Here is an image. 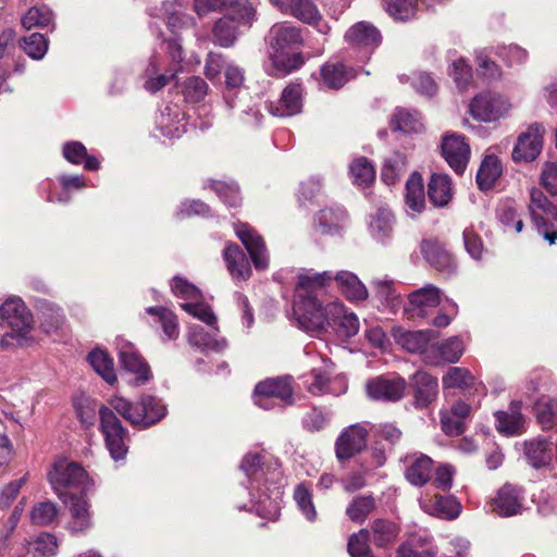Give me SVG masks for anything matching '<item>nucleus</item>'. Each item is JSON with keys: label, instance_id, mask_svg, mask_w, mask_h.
<instances>
[{"label": "nucleus", "instance_id": "obj_45", "mask_svg": "<svg viewBox=\"0 0 557 557\" xmlns=\"http://www.w3.org/2000/svg\"><path fill=\"white\" fill-rule=\"evenodd\" d=\"M392 127L395 131L405 133H418L423 128L420 114L417 111H409L406 109H397L392 117Z\"/></svg>", "mask_w": 557, "mask_h": 557}, {"label": "nucleus", "instance_id": "obj_28", "mask_svg": "<svg viewBox=\"0 0 557 557\" xmlns=\"http://www.w3.org/2000/svg\"><path fill=\"white\" fill-rule=\"evenodd\" d=\"M429 198L436 207L446 206L453 197L451 180L447 174L434 173L429 182Z\"/></svg>", "mask_w": 557, "mask_h": 557}, {"label": "nucleus", "instance_id": "obj_4", "mask_svg": "<svg viewBox=\"0 0 557 557\" xmlns=\"http://www.w3.org/2000/svg\"><path fill=\"white\" fill-rule=\"evenodd\" d=\"M47 479L57 496L67 503L71 494H85L89 488V476L77 462L60 458L53 462Z\"/></svg>", "mask_w": 557, "mask_h": 557}, {"label": "nucleus", "instance_id": "obj_64", "mask_svg": "<svg viewBox=\"0 0 557 557\" xmlns=\"http://www.w3.org/2000/svg\"><path fill=\"white\" fill-rule=\"evenodd\" d=\"M294 499L302 515L309 521H314L317 518V510L312 503L311 494L304 485H298L296 487L294 492Z\"/></svg>", "mask_w": 557, "mask_h": 557}, {"label": "nucleus", "instance_id": "obj_26", "mask_svg": "<svg viewBox=\"0 0 557 557\" xmlns=\"http://www.w3.org/2000/svg\"><path fill=\"white\" fill-rule=\"evenodd\" d=\"M302 88L298 84L288 85L282 92V97L276 106H270V112L275 116H292L301 111Z\"/></svg>", "mask_w": 557, "mask_h": 557}, {"label": "nucleus", "instance_id": "obj_52", "mask_svg": "<svg viewBox=\"0 0 557 557\" xmlns=\"http://www.w3.org/2000/svg\"><path fill=\"white\" fill-rule=\"evenodd\" d=\"M53 21V12L45 4L32 7L22 17V25L26 29L46 27Z\"/></svg>", "mask_w": 557, "mask_h": 557}, {"label": "nucleus", "instance_id": "obj_61", "mask_svg": "<svg viewBox=\"0 0 557 557\" xmlns=\"http://www.w3.org/2000/svg\"><path fill=\"white\" fill-rule=\"evenodd\" d=\"M58 508L52 502H42L33 507L30 519L34 524L48 525L57 518Z\"/></svg>", "mask_w": 557, "mask_h": 557}, {"label": "nucleus", "instance_id": "obj_40", "mask_svg": "<svg viewBox=\"0 0 557 557\" xmlns=\"http://www.w3.org/2000/svg\"><path fill=\"white\" fill-rule=\"evenodd\" d=\"M476 385L482 386L481 383H476L475 377L466 368L453 367L443 376L444 388H459L466 391L474 387L475 391H478Z\"/></svg>", "mask_w": 557, "mask_h": 557}, {"label": "nucleus", "instance_id": "obj_48", "mask_svg": "<svg viewBox=\"0 0 557 557\" xmlns=\"http://www.w3.org/2000/svg\"><path fill=\"white\" fill-rule=\"evenodd\" d=\"M322 84L331 89H338L348 82V72L342 63H326L321 69Z\"/></svg>", "mask_w": 557, "mask_h": 557}, {"label": "nucleus", "instance_id": "obj_20", "mask_svg": "<svg viewBox=\"0 0 557 557\" xmlns=\"http://www.w3.org/2000/svg\"><path fill=\"white\" fill-rule=\"evenodd\" d=\"M522 491L512 485L505 484L502 486L494 499L493 510L500 517H511L518 515L522 510L523 503Z\"/></svg>", "mask_w": 557, "mask_h": 557}, {"label": "nucleus", "instance_id": "obj_32", "mask_svg": "<svg viewBox=\"0 0 557 557\" xmlns=\"http://www.w3.org/2000/svg\"><path fill=\"white\" fill-rule=\"evenodd\" d=\"M370 539L376 547H387L392 545L399 533L398 525L386 519H375L371 523Z\"/></svg>", "mask_w": 557, "mask_h": 557}, {"label": "nucleus", "instance_id": "obj_29", "mask_svg": "<svg viewBox=\"0 0 557 557\" xmlns=\"http://www.w3.org/2000/svg\"><path fill=\"white\" fill-rule=\"evenodd\" d=\"M524 454L532 467H544L552 460V444L546 437L531 440L525 442Z\"/></svg>", "mask_w": 557, "mask_h": 557}, {"label": "nucleus", "instance_id": "obj_62", "mask_svg": "<svg viewBox=\"0 0 557 557\" xmlns=\"http://www.w3.org/2000/svg\"><path fill=\"white\" fill-rule=\"evenodd\" d=\"M244 71L234 64H227L225 67V84L226 91L224 94V99L228 107H233L232 103V90L238 89L243 86L244 83Z\"/></svg>", "mask_w": 557, "mask_h": 557}, {"label": "nucleus", "instance_id": "obj_36", "mask_svg": "<svg viewBox=\"0 0 557 557\" xmlns=\"http://www.w3.org/2000/svg\"><path fill=\"white\" fill-rule=\"evenodd\" d=\"M92 369L110 385L116 382L113 359L101 349H95L87 357Z\"/></svg>", "mask_w": 557, "mask_h": 557}, {"label": "nucleus", "instance_id": "obj_38", "mask_svg": "<svg viewBox=\"0 0 557 557\" xmlns=\"http://www.w3.org/2000/svg\"><path fill=\"white\" fill-rule=\"evenodd\" d=\"M188 342L202 351L211 350L220 352L226 347L225 339L213 338L209 333L205 332L203 327L200 325L189 327Z\"/></svg>", "mask_w": 557, "mask_h": 557}, {"label": "nucleus", "instance_id": "obj_21", "mask_svg": "<svg viewBox=\"0 0 557 557\" xmlns=\"http://www.w3.org/2000/svg\"><path fill=\"white\" fill-rule=\"evenodd\" d=\"M463 352V343L458 336H453L438 344L434 341L433 348L428 352L426 364L438 366L444 362L455 363Z\"/></svg>", "mask_w": 557, "mask_h": 557}, {"label": "nucleus", "instance_id": "obj_3", "mask_svg": "<svg viewBox=\"0 0 557 557\" xmlns=\"http://www.w3.org/2000/svg\"><path fill=\"white\" fill-rule=\"evenodd\" d=\"M0 324L11 329L1 338L2 348L11 346H27L33 338L29 336L33 329V317L20 297H10L0 306Z\"/></svg>", "mask_w": 557, "mask_h": 557}, {"label": "nucleus", "instance_id": "obj_7", "mask_svg": "<svg viewBox=\"0 0 557 557\" xmlns=\"http://www.w3.org/2000/svg\"><path fill=\"white\" fill-rule=\"evenodd\" d=\"M114 409L102 406L99 409L100 429L104 435L106 446L110 456L115 461L123 460L127 454L126 441L128 438L127 430L122 425L120 419L115 416Z\"/></svg>", "mask_w": 557, "mask_h": 557}, {"label": "nucleus", "instance_id": "obj_49", "mask_svg": "<svg viewBox=\"0 0 557 557\" xmlns=\"http://www.w3.org/2000/svg\"><path fill=\"white\" fill-rule=\"evenodd\" d=\"M375 285V296L382 306L396 312L401 306L400 294L396 292L392 281H377Z\"/></svg>", "mask_w": 557, "mask_h": 557}, {"label": "nucleus", "instance_id": "obj_5", "mask_svg": "<svg viewBox=\"0 0 557 557\" xmlns=\"http://www.w3.org/2000/svg\"><path fill=\"white\" fill-rule=\"evenodd\" d=\"M109 405L131 424L141 429L158 423L166 414L165 406L151 395H143L136 404L122 397H113Z\"/></svg>", "mask_w": 557, "mask_h": 557}, {"label": "nucleus", "instance_id": "obj_25", "mask_svg": "<svg viewBox=\"0 0 557 557\" xmlns=\"http://www.w3.org/2000/svg\"><path fill=\"white\" fill-rule=\"evenodd\" d=\"M381 38L379 29L364 21L354 24L345 34L346 42L356 47H377Z\"/></svg>", "mask_w": 557, "mask_h": 557}, {"label": "nucleus", "instance_id": "obj_6", "mask_svg": "<svg viewBox=\"0 0 557 557\" xmlns=\"http://www.w3.org/2000/svg\"><path fill=\"white\" fill-rule=\"evenodd\" d=\"M227 270L234 281H247L251 275V262L257 270L269 267L267 246H226L223 251Z\"/></svg>", "mask_w": 557, "mask_h": 557}, {"label": "nucleus", "instance_id": "obj_1", "mask_svg": "<svg viewBox=\"0 0 557 557\" xmlns=\"http://www.w3.org/2000/svg\"><path fill=\"white\" fill-rule=\"evenodd\" d=\"M331 281L329 271L304 270L297 275L293 301L295 319L307 332L320 334L331 329L339 337H352L359 331L358 317L341 301L323 306L319 298Z\"/></svg>", "mask_w": 557, "mask_h": 557}, {"label": "nucleus", "instance_id": "obj_37", "mask_svg": "<svg viewBox=\"0 0 557 557\" xmlns=\"http://www.w3.org/2000/svg\"><path fill=\"white\" fill-rule=\"evenodd\" d=\"M502 174L500 162L495 156H487L481 163L476 173V183L480 189H490Z\"/></svg>", "mask_w": 557, "mask_h": 557}, {"label": "nucleus", "instance_id": "obj_10", "mask_svg": "<svg viewBox=\"0 0 557 557\" xmlns=\"http://www.w3.org/2000/svg\"><path fill=\"white\" fill-rule=\"evenodd\" d=\"M529 210L537 232L545 240L554 244L557 231L550 230L548 222L557 215V210L541 189L534 187L530 190Z\"/></svg>", "mask_w": 557, "mask_h": 557}, {"label": "nucleus", "instance_id": "obj_54", "mask_svg": "<svg viewBox=\"0 0 557 557\" xmlns=\"http://www.w3.org/2000/svg\"><path fill=\"white\" fill-rule=\"evenodd\" d=\"M24 52L34 60H41L48 50V40L42 34L33 33L20 41Z\"/></svg>", "mask_w": 557, "mask_h": 557}, {"label": "nucleus", "instance_id": "obj_53", "mask_svg": "<svg viewBox=\"0 0 557 557\" xmlns=\"http://www.w3.org/2000/svg\"><path fill=\"white\" fill-rule=\"evenodd\" d=\"M208 186L230 207L236 208L240 205L242 198L239 196V187L236 183L211 180Z\"/></svg>", "mask_w": 557, "mask_h": 557}, {"label": "nucleus", "instance_id": "obj_51", "mask_svg": "<svg viewBox=\"0 0 557 557\" xmlns=\"http://www.w3.org/2000/svg\"><path fill=\"white\" fill-rule=\"evenodd\" d=\"M350 175L354 184L366 188L373 183L375 178V171L369 160L364 157H361L351 163Z\"/></svg>", "mask_w": 557, "mask_h": 557}, {"label": "nucleus", "instance_id": "obj_34", "mask_svg": "<svg viewBox=\"0 0 557 557\" xmlns=\"http://www.w3.org/2000/svg\"><path fill=\"white\" fill-rule=\"evenodd\" d=\"M146 312L156 318L163 331V339L173 341L178 337L180 329L177 317L164 307H148Z\"/></svg>", "mask_w": 557, "mask_h": 557}, {"label": "nucleus", "instance_id": "obj_23", "mask_svg": "<svg viewBox=\"0 0 557 557\" xmlns=\"http://www.w3.org/2000/svg\"><path fill=\"white\" fill-rule=\"evenodd\" d=\"M413 399L417 408H425L435 400L438 392L437 379L424 371H418L412 376Z\"/></svg>", "mask_w": 557, "mask_h": 557}, {"label": "nucleus", "instance_id": "obj_63", "mask_svg": "<svg viewBox=\"0 0 557 557\" xmlns=\"http://www.w3.org/2000/svg\"><path fill=\"white\" fill-rule=\"evenodd\" d=\"M497 216L500 223L508 230L515 233H520L523 227L522 220L517 215L515 208L508 203H502L497 208Z\"/></svg>", "mask_w": 557, "mask_h": 557}, {"label": "nucleus", "instance_id": "obj_13", "mask_svg": "<svg viewBox=\"0 0 557 557\" xmlns=\"http://www.w3.org/2000/svg\"><path fill=\"white\" fill-rule=\"evenodd\" d=\"M545 127L541 123H532L521 133L513 147L511 158L515 162H531L535 160L543 148Z\"/></svg>", "mask_w": 557, "mask_h": 557}, {"label": "nucleus", "instance_id": "obj_15", "mask_svg": "<svg viewBox=\"0 0 557 557\" xmlns=\"http://www.w3.org/2000/svg\"><path fill=\"white\" fill-rule=\"evenodd\" d=\"M442 154L457 174H462L470 159V146L462 135H446L442 141Z\"/></svg>", "mask_w": 557, "mask_h": 557}, {"label": "nucleus", "instance_id": "obj_59", "mask_svg": "<svg viewBox=\"0 0 557 557\" xmlns=\"http://www.w3.org/2000/svg\"><path fill=\"white\" fill-rule=\"evenodd\" d=\"M240 469L250 480L251 487H255V483H259L264 474L261 468V455L247 454L242 460Z\"/></svg>", "mask_w": 557, "mask_h": 557}, {"label": "nucleus", "instance_id": "obj_17", "mask_svg": "<svg viewBox=\"0 0 557 557\" xmlns=\"http://www.w3.org/2000/svg\"><path fill=\"white\" fill-rule=\"evenodd\" d=\"M348 222V213L344 207L332 205L322 208L313 216L312 226L322 235L338 234Z\"/></svg>", "mask_w": 557, "mask_h": 557}, {"label": "nucleus", "instance_id": "obj_22", "mask_svg": "<svg viewBox=\"0 0 557 557\" xmlns=\"http://www.w3.org/2000/svg\"><path fill=\"white\" fill-rule=\"evenodd\" d=\"M287 13L302 23L314 26L321 34H327L331 29L313 0H293Z\"/></svg>", "mask_w": 557, "mask_h": 557}, {"label": "nucleus", "instance_id": "obj_8", "mask_svg": "<svg viewBox=\"0 0 557 557\" xmlns=\"http://www.w3.org/2000/svg\"><path fill=\"white\" fill-rule=\"evenodd\" d=\"M253 399L255 404L264 410L273 409L275 400H280L283 407L293 405L292 379L283 376L259 382L255 387Z\"/></svg>", "mask_w": 557, "mask_h": 557}, {"label": "nucleus", "instance_id": "obj_11", "mask_svg": "<svg viewBox=\"0 0 557 557\" xmlns=\"http://www.w3.org/2000/svg\"><path fill=\"white\" fill-rule=\"evenodd\" d=\"M441 302V289L433 284L413 290L408 295L404 314L410 320L426 319L431 310Z\"/></svg>", "mask_w": 557, "mask_h": 557}, {"label": "nucleus", "instance_id": "obj_43", "mask_svg": "<svg viewBox=\"0 0 557 557\" xmlns=\"http://www.w3.org/2000/svg\"><path fill=\"white\" fill-rule=\"evenodd\" d=\"M406 205L410 210L420 213L425 205L422 177L413 174L406 184Z\"/></svg>", "mask_w": 557, "mask_h": 557}, {"label": "nucleus", "instance_id": "obj_56", "mask_svg": "<svg viewBox=\"0 0 557 557\" xmlns=\"http://www.w3.org/2000/svg\"><path fill=\"white\" fill-rule=\"evenodd\" d=\"M58 543L54 535L50 533H41L38 537L29 543L28 553L33 557H52L57 554Z\"/></svg>", "mask_w": 557, "mask_h": 557}, {"label": "nucleus", "instance_id": "obj_14", "mask_svg": "<svg viewBox=\"0 0 557 557\" xmlns=\"http://www.w3.org/2000/svg\"><path fill=\"white\" fill-rule=\"evenodd\" d=\"M368 442V430L361 424L346 428L335 442V454L339 461L348 460L360 453Z\"/></svg>", "mask_w": 557, "mask_h": 557}, {"label": "nucleus", "instance_id": "obj_19", "mask_svg": "<svg viewBox=\"0 0 557 557\" xmlns=\"http://www.w3.org/2000/svg\"><path fill=\"white\" fill-rule=\"evenodd\" d=\"M437 332L433 330L406 331L399 334L397 342L409 352L420 354L426 363L428 352L433 348Z\"/></svg>", "mask_w": 557, "mask_h": 557}, {"label": "nucleus", "instance_id": "obj_2", "mask_svg": "<svg viewBox=\"0 0 557 557\" xmlns=\"http://www.w3.org/2000/svg\"><path fill=\"white\" fill-rule=\"evenodd\" d=\"M302 41L301 29L293 24L277 23L271 27L269 42L272 49L270 54L273 65L272 75L285 76L304 64L300 53L284 52L286 49L299 47Z\"/></svg>", "mask_w": 557, "mask_h": 557}, {"label": "nucleus", "instance_id": "obj_30", "mask_svg": "<svg viewBox=\"0 0 557 557\" xmlns=\"http://www.w3.org/2000/svg\"><path fill=\"white\" fill-rule=\"evenodd\" d=\"M333 362L324 361V367L321 369H313L306 377V385L308 391L315 396L326 393H333L331 388V375L333 374Z\"/></svg>", "mask_w": 557, "mask_h": 557}, {"label": "nucleus", "instance_id": "obj_35", "mask_svg": "<svg viewBox=\"0 0 557 557\" xmlns=\"http://www.w3.org/2000/svg\"><path fill=\"white\" fill-rule=\"evenodd\" d=\"M435 555L436 552L428 536L413 535L398 547L396 557H435Z\"/></svg>", "mask_w": 557, "mask_h": 557}, {"label": "nucleus", "instance_id": "obj_24", "mask_svg": "<svg viewBox=\"0 0 557 557\" xmlns=\"http://www.w3.org/2000/svg\"><path fill=\"white\" fill-rule=\"evenodd\" d=\"M406 462V479L416 486L424 485L431 478L433 470V460L423 454H413L407 456Z\"/></svg>", "mask_w": 557, "mask_h": 557}, {"label": "nucleus", "instance_id": "obj_39", "mask_svg": "<svg viewBox=\"0 0 557 557\" xmlns=\"http://www.w3.org/2000/svg\"><path fill=\"white\" fill-rule=\"evenodd\" d=\"M64 158L73 163L81 164L84 162L85 169L95 171L99 169V161L91 156H88L86 147L79 141H70L63 146Z\"/></svg>", "mask_w": 557, "mask_h": 557}, {"label": "nucleus", "instance_id": "obj_27", "mask_svg": "<svg viewBox=\"0 0 557 557\" xmlns=\"http://www.w3.org/2000/svg\"><path fill=\"white\" fill-rule=\"evenodd\" d=\"M332 280H335L338 289L349 301H363L368 298L367 287L352 272L339 271L335 276L332 275Z\"/></svg>", "mask_w": 557, "mask_h": 557}, {"label": "nucleus", "instance_id": "obj_44", "mask_svg": "<svg viewBox=\"0 0 557 557\" xmlns=\"http://www.w3.org/2000/svg\"><path fill=\"white\" fill-rule=\"evenodd\" d=\"M394 214L387 208L377 209L369 224V230L376 240H384L393 230Z\"/></svg>", "mask_w": 557, "mask_h": 557}, {"label": "nucleus", "instance_id": "obj_55", "mask_svg": "<svg viewBox=\"0 0 557 557\" xmlns=\"http://www.w3.org/2000/svg\"><path fill=\"white\" fill-rule=\"evenodd\" d=\"M369 541L370 531L368 529H361L359 532L354 533L347 544L350 557H374Z\"/></svg>", "mask_w": 557, "mask_h": 557}, {"label": "nucleus", "instance_id": "obj_12", "mask_svg": "<svg viewBox=\"0 0 557 557\" xmlns=\"http://www.w3.org/2000/svg\"><path fill=\"white\" fill-rule=\"evenodd\" d=\"M509 101L498 94L482 92L470 104L471 115L483 122H494L505 116L510 110Z\"/></svg>", "mask_w": 557, "mask_h": 557}, {"label": "nucleus", "instance_id": "obj_31", "mask_svg": "<svg viewBox=\"0 0 557 557\" xmlns=\"http://www.w3.org/2000/svg\"><path fill=\"white\" fill-rule=\"evenodd\" d=\"M495 417L496 429L505 435H517L523 428L524 419L516 403L511 404L509 411H497Z\"/></svg>", "mask_w": 557, "mask_h": 557}, {"label": "nucleus", "instance_id": "obj_47", "mask_svg": "<svg viewBox=\"0 0 557 557\" xmlns=\"http://www.w3.org/2000/svg\"><path fill=\"white\" fill-rule=\"evenodd\" d=\"M332 419V413L318 407L310 408L301 419L304 430L317 433L325 430Z\"/></svg>", "mask_w": 557, "mask_h": 557}, {"label": "nucleus", "instance_id": "obj_9", "mask_svg": "<svg viewBox=\"0 0 557 557\" xmlns=\"http://www.w3.org/2000/svg\"><path fill=\"white\" fill-rule=\"evenodd\" d=\"M255 17V9L246 1L237 3L232 11L221 17L213 27L215 41L222 47H230L236 38L237 25L249 24Z\"/></svg>", "mask_w": 557, "mask_h": 557}, {"label": "nucleus", "instance_id": "obj_16", "mask_svg": "<svg viewBox=\"0 0 557 557\" xmlns=\"http://www.w3.org/2000/svg\"><path fill=\"white\" fill-rule=\"evenodd\" d=\"M406 381L403 377L377 376L367 383V394L373 400L398 401L406 389Z\"/></svg>", "mask_w": 557, "mask_h": 557}, {"label": "nucleus", "instance_id": "obj_18", "mask_svg": "<svg viewBox=\"0 0 557 557\" xmlns=\"http://www.w3.org/2000/svg\"><path fill=\"white\" fill-rule=\"evenodd\" d=\"M119 360L124 370L136 375V385H144L151 379V371L137 349L131 343L119 347Z\"/></svg>", "mask_w": 557, "mask_h": 557}, {"label": "nucleus", "instance_id": "obj_42", "mask_svg": "<svg viewBox=\"0 0 557 557\" xmlns=\"http://www.w3.org/2000/svg\"><path fill=\"white\" fill-rule=\"evenodd\" d=\"M386 13L396 21L406 22L413 18L418 11L417 0H382Z\"/></svg>", "mask_w": 557, "mask_h": 557}, {"label": "nucleus", "instance_id": "obj_50", "mask_svg": "<svg viewBox=\"0 0 557 557\" xmlns=\"http://www.w3.org/2000/svg\"><path fill=\"white\" fill-rule=\"evenodd\" d=\"M375 500L371 495L355 497L346 509V515L354 522L362 523L374 510Z\"/></svg>", "mask_w": 557, "mask_h": 557}, {"label": "nucleus", "instance_id": "obj_33", "mask_svg": "<svg viewBox=\"0 0 557 557\" xmlns=\"http://www.w3.org/2000/svg\"><path fill=\"white\" fill-rule=\"evenodd\" d=\"M72 513V530L84 531L90 525L89 504L85 499L84 494H71L67 497V503Z\"/></svg>", "mask_w": 557, "mask_h": 557}, {"label": "nucleus", "instance_id": "obj_46", "mask_svg": "<svg viewBox=\"0 0 557 557\" xmlns=\"http://www.w3.org/2000/svg\"><path fill=\"white\" fill-rule=\"evenodd\" d=\"M536 419L544 430L557 425V398L542 397L535 404Z\"/></svg>", "mask_w": 557, "mask_h": 557}, {"label": "nucleus", "instance_id": "obj_58", "mask_svg": "<svg viewBox=\"0 0 557 557\" xmlns=\"http://www.w3.org/2000/svg\"><path fill=\"white\" fill-rule=\"evenodd\" d=\"M171 290L176 297L183 298L187 302H194L201 298L200 290L182 276H174L172 278Z\"/></svg>", "mask_w": 557, "mask_h": 557}, {"label": "nucleus", "instance_id": "obj_41", "mask_svg": "<svg viewBox=\"0 0 557 557\" xmlns=\"http://www.w3.org/2000/svg\"><path fill=\"white\" fill-rule=\"evenodd\" d=\"M422 253L428 263L437 271L450 272L455 269V261L444 246H423Z\"/></svg>", "mask_w": 557, "mask_h": 557}, {"label": "nucleus", "instance_id": "obj_57", "mask_svg": "<svg viewBox=\"0 0 557 557\" xmlns=\"http://www.w3.org/2000/svg\"><path fill=\"white\" fill-rule=\"evenodd\" d=\"M181 306L187 313L213 327L214 331H218V327L215 326L216 317L210 306L198 300H195L194 302H185Z\"/></svg>", "mask_w": 557, "mask_h": 557}, {"label": "nucleus", "instance_id": "obj_60", "mask_svg": "<svg viewBox=\"0 0 557 557\" xmlns=\"http://www.w3.org/2000/svg\"><path fill=\"white\" fill-rule=\"evenodd\" d=\"M208 92V84L199 76L188 77L183 87V94L187 101L199 102Z\"/></svg>", "mask_w": 557, "mask_h": 557}]
</instances>
